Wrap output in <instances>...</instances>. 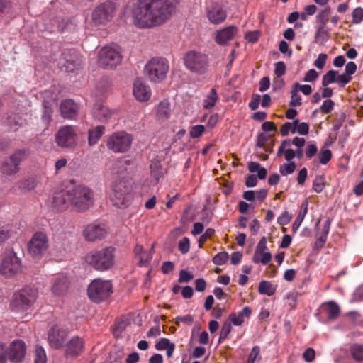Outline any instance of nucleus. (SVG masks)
<instances>
[{"instance_id": "1", "label": "nucleus", "mask_w": 363, "mask_h": 363, "mask_svg": "<svg viewBox=\"0 0 363 363\" xmlns=\"http://www.w3.org/2000/svg\"><path fill=\"white\" fill-rule=\"evenodd\" d=\"M177 4V0H131L128 6L136 27L151 28L165 23Z\"/></svg>"}, {"instance_id": "2", "label": "nucleus", "mask_w": 363, "mask_h": 363, "mask_svg": "<svg viewBox=\"0 0 363 363\" xmlns=\"http://www.w3.org/2000/svg\"><path fill=\"white\" fill-rule=\"evenodd\" d=\"M93 191L84 185H78L70 189L56 192L52 199V206L58 210L71 206L78 212H83L92 206L94 201Z\"/></svg>"}, {"instance_id": "3", "label": "nucleus", "mask_w": 363, "mask_h": 363, "mask_svg": "<svg viewBox=\"0 0 363 363\" xmlns=\"http://www.w3.org/2000/svg\"><path fill=\"white\" fill-rule=\"evenodd\" d=\"M84 261L89 267L98 272H106L113 267L116 263L115 249L105 247L89 252Z\"/></svg>"}, {"instance_id": "4", "label": "nucleus", "mask_w": 363, "mask_h": 363, "mask_svg": "<svg viewBox=\"0 0 363 363\" xmlns=\"http://www.w3.org/2000/svg\"><path fill=\"white\" fill-rule=\"evenodd\" d=\"M169 70V62L164 57H153L144 67L145 76L152 82L160 83L164 80Z\"/></svg>"}, {"instance_id": "5", "label": "nucleus", "mask_w": 363, "mask_h": 363, "mask_svg": "<svg viewBox=\"0 0 363 363\" xmlns=\"http://www.w3.org/2000/svg\"><path fill=\"white\" fill-rule=\"evenodd\" d=\"M133 141V137L130 133L119 130L113 133L108 137L106 146L114 153H125L130 150Z\"/></svg>"}, {"instance_id": "6", "label": "nucleus", "mask_w": 363, "mask_h": 363, "mask_svg": "<svg viewBox=\"0 0 363 363\" xmlns=\"http://www.w3.org/2000/svg\"><path fill=\"white\" fill-rule=\"evenodd\" d=\"M113 291L111 281L96 279L89 285L87 293L89 298L96 303H100L110 296Z\"/></svg>"}, {"instance_id": "7", "label": "nucleus", "mask_w": 363, "mask_h": 363, "mask_svg": "<svg viewBox=\"0 0 363 363\" xmlns=\"http://www.w3.org/2000/svg\"><path fill=\"white\" fill-rule=\"evenodd\" d=\"M100 66L104 68H113L118 65L122 60L121 48L116 44L103 47L98 55Z\"/></svg>"}, {"instance_id": "8", "label": "nucleus", "mask_w": 363, "mask_h": 363, "mask_svg": "<svg viewBox=\"0 0 363 363\" xmlns=\"http://www.w3.org/2000/svg\"><path fill=\"white\" fill-rule=\"evenodd\" d=\"M29 155L26 149H19L15 151L9 157L4 159L0 163V172L3 174L11 176L19 171L20 164Z\"/></svg>"}, {"instance_id": "9", "label": "nucleus", "mask_w": 363, "mask_h": 363, "mask_svg": "<svg viewBox=\"0 0 363 363\" xmlns=\"http://www.w3.org/2000/svg\"><path fill=\"white\" fill-rule=\"evenodd\" d=\"M116 6L111 1H106L97 6L91 13V23L94 26H105L110 22L115 13Z\"/></svg>"}, {"instance_id": "10", "label": "nucleus", "mask_w": 363, "mask_h": 363, "mask_svg": "<svg viewBox=\"0 0 363 363\" xmlns=\"http://www.w3.org/2000/svg\"><path fill=\"white\" fill-rule=\"evenodd\" d=\"M130 187L124 180L116 181L109 194L112 203L118 208H125L128 204Z\"/></svg>"}, {"instance_id": "11", "label": "nucleus", "mask_w": 363, "mask_h": 363, "mask_svg": "<svg viewBox=\"0 0 363 363\" xmlns=\"http://www.w3.org/2000/svg\"><path fill=\"white\" fill-rule=\"evenodd\" d=\"M38 294L36 289L26 287L13 295L11 306L17 311L26 310L35 303Z\"/></svg>"}, {"instance_id": "12", "label": "nucleus", "mask_w": 363, "mask_h": 363, "mask_svg": "<svg viewBox=\"0 0 363 363\" xmlns=\"http://www.w3.org/2000/svg\"><path fill=\"white\" fill-rule=\"evenodd\" d=\"M22 270V263L13 250L6 252L2 258L0 272L6 277H11Z\"/></svg>"}, {"instance_id": "13", "label": "nucleus", "mask_w": 363, "mask_h": 363, "mask_svg": "<svg viewBox=\"0 0 363 363\" xmlns=\"http://www.w3.org/2000/svg\"><path fill=\"white\" fill-rule=\"evenodd\" d=\"M186 67L192 72L203 74L208 67V58L206 55L190 51L184 57Z\"/></svg>"}, {"instance_id": "14", "label": "nucleus", "mask_w": 363, "mask_h": 363, "mask_svg": "<svg viewBox=\"0 0 363 363\" xmlns=\"http://www.w3.org/2000/svg\"><path fill=\"white\" fill-rule=\"evenodd\" d=\"M55 143L61 148H72L77 146L78 136L72 125L61 127L55 135Z\"/></svg>"}, {"instance_id": "15", "label": "nucleus", "mask_w": 363, "mask_h": 363, "mask_svg": "<svg viewBox=\"0 0 363 363\" xmlns=\"http://www.w3.org/2000/svg\"><path fill=\"white\" fill-rule=\"evenodd\" d=\"M48 249V238L43 232H37L28 244L29 253L34 257H41Z\"/></svg>"}, {"instance_id": "16", "label": "nucleus", "mask_w": 363, "mask_h": 363, "mask_svg": "<svg viewBox=\"0 0 363 363\" xmlns=\"http://www.w3.org/2000/svg\"><path fill=\"white\" fill-rule=\"evenodd\" d=\"M108 230L103 224L91 223L86 225L83 230L84 239L89 242H94L103 239L107 234Z\"/></svg>"}, {"instance_id": "17", "label": "nucleus", "mask_w": 363, "mask_h": 363, "mask_svg": "<svg viewBox=\"0 0 363 363\" xmlns=\"http://www.w3.org/2000/svg\"><path fill=\"white\" fill-rule=\"evenodd\" d=\"M206 17L211 23L218 25L225 21L227 12L222 5L215 3L206 8Z\"/></svg>"}, {"instance_id": "18", "label": "nucleus", "mask_w": 363, "mask_h": 363, "mask_svg": "<svg viewBox=\"0 0 363 363\" xmlns=\"http://www.w3.org/2000/svg\"><path fill=\"white\" fill-rule=\"evenodd\" d=\"M267 239L265 237H262L256 247L252 257V261L254 263H261L263 265H266L271 261L272 254L267 251Z\"/></svg>"}, {"instance_id": "19", "label": "nucleus", "mask_w": 363, "mask_h": 363, "mask_svg": "<svg viewBox=\"0 0 363 363\" xmlns=\"http://www.w3.org/2000/svg\"><path fill=\"white\" fill-rule=\"evenodd\" d=\"M80 64L79 58L74 52H64L58 62V66L61 69L70 72L75 70Z\"/></svg>"}, {"instance_id": "20", "label": "nucleus", "mask_w": 363, "mask_h": 363, "mask_svg": "<svg viewBox=\"0 0 363 363\" xmlns=\"http://www.w3.org/2000/svg\"><path fill=\"white\" fill-rule=\"evenodd\" d=\"M26 354V345L21 340L13 341L8 348L9 359L15 363L20 362Z\"/></svg>"}, {"instance_id": "21", "label": "nucleus", "mask_w": 363, "mask_h": 363, "mask_svg": "<svg viewBox=\"0 0 363 363\" xmlns=\"http://www.w3.org/2000/svg\"><path fill=\"white\" fill-rule=\"evenodd\" d=\"M69 286L68 278L63 274H59L52 279L50 289L54 295L60 296L67 292Z\"/></svg>"}, {"instance_id": "22", "label": "nucleus", "mask_w": 363, "mask_h": 363, "mask_svg": "<svg viewBox=\"0 0 363 363\" xmlns=\"http://www.w3.org/2000/svg\"><path fill=\"white\" fill-rule=\"evenodd\" d=\"M93 117L102 123L109 121L116 114V111L109 109L101 103H96L92 111Z\"/></svg>"}, {"instance_id": "23", "label": "nucleus", "mask_w": 363, "mask_h": 363, "mask_svg": "<svg viewBox=\"0 0 363 363\" xmlns=\"http://www.w3.org/2000/svg\"><path fill=\"white\" fill-rule=\"evenodd\" d=\"M152 92L148 85L138 79L133 84V95L139 101H147L150 99Z\"/></svg>"}, {"instance_id": "24", "label": "nucleus", "mask_w": 363, "mask_h": 363, "mask_svg": "<svg viewBox=\"0 0 363 363\" xmlns=\"http://www.w3.org/2000/svg\"><path fill=\"white\" fill-rule=\"evenodd\" d=\"M238 32V28L234 26H230L216 32L215 41L220 45H225L231 40Z\"/></svg>"}, {"instance_id": "25", "label": "nucleus", "mask_w": 363, "mask_h": 363, "mask_svg": "<svg viewBox=\"0 0 363 363\" xmlns=\"http://www.w3.org/2000/svg\"><path fill=\"white\" fill-rule=\"evenodd\" d=\"M60 113L63 118L73 119L77 115L79 108L77 104L71 99H65L60 104Z\"/></svg>"}, {"instance_id": "26", "label": "nucleus", "mask_w": 363, "mask_h": 363, "mask_svg": "<svg viewBox=\"0 0 363 363\" xmlns=\"http://www.w3.org/2000/svg\"><path fill=\"white\" fill-rule=\"evenodd\" d=\"M65 338L64 332L60 330L57 327L52 328L49 332L48 341L50 345L55 349H58L63 345Z\"/></svg>"}, {"instance_id": "27", "label": "nucleus", "mask_w": 363, "mask_h": 363, "mask_svg": "<svg viewBox=\"0 0 363 363\" xmlns=\"http://www.w3.org/2000/svg\"><path fill=\"white\" fill-rule=\"evenodd\" d=\"M84 342L78 337H73L67 345L65 354L70 357L78 356L83 350Z\"/></svg>"}, {"instance_id": "28", "label": "nucleus", "mask_w": 363, "mask_h": 363, "mask_svg": "<svg viewBox=\"0 0 363 363\" xmlns=\"http://www.w3.org/2000/svg\"><path fill=\"white\" fill-rule=\"evenodd\" d=\"M171 113L170 103L167 100L160 102L156 108V118L159 121L164 122L168 120Z\"/></svg>"}, {"instance_id": "29", "label": "nucleus", "mask_w": 363, "mask_h": 363, "mask_svg": "<svg viewBox=\"0 0 363 363\" xmlns=\"http://www.w3.org/2000/svg\"><path fill=\"white\" fill-rule=\"evenodd\" d=\"M251 315V310L248 306H245L238 313H232L228 318L231 324L240 326L244 323L245 318H249Z\"/></svg>"}, {"instance_id": "30", "label": "nucleus", "mask_w": 363, "mask_h": 363, "mask_svg": "<svg viewBox=\"0 0 363 363\" xmlns=\"http://www.w3.org/2000/svg\"><path fill=\"white\" fill-rule=\"evenodd\" d=\"M105 128L103 125H97L91 128L88 130V145L90 147L95 145L104 133Z\"/></svg>"}, {"instance_id": "31", "label": "nucleus", "mask_w": 363, "mask_h": 363, "mask_svg": "<svg viewBox=\"0 0 363 363\" xmlns=\"http://www.w3.org/2000/svg\"><path fill=\"white\" fill-rule=\"evenodd\" d=\"M323 309L325 311L327 317L329 319H335L340 313L339 306L334 301H328L323 305Z\"/></svg>"}, {"instance_id": "32", "label": "nucleus", "mask_w": 363, "mask_h": 363, "mask_svg": "<svg viewBox=\"0 0 363 363\" xmlns=\"http://www.w3.org/2000/svg\"><path fill=\"white\" fill-rule=\"evenodd\" d=\"M164 174L162 165L158 160H153L150 164V175L157 182Z\"/></svg>"}, {"instance_id": "33", "label": "nucleus", "mask_w": 363, "mask_h": 363, "mask_svg": "<svg viewBox=\"0 0 363 363\" xmlns=\"http://www.w3.org/2000/svg\"><path fill=\"white\" fill-rule=\"evenodd\" d=\"M7 123L12 130H16L26 123L20 115L12 114L7 118Z\"/></svg>"}, {"instance_id": "34", "label": "nucleus", "mask_w": 363, "mask_h": 363, "mask_svg": "<svg viewBox=\"0 0 363 363\" xmlns=\"http://www.w3.org/2000/svg\"><path fill=\"white\" fill-rule=\"evenodd\" d=\"M248 169L252 173H257V176L259 179L266 178L267 172V169L262 167L258 162H250L248 163Z\"/></svg>"}, {"instance_id": "35", "label": "nucleus", "mask_w": 363, "mask_h": 363, "mask_svg": "<svg viewBox=\"0 0 363 363\" xmlns=\"http://www.w3.org/2000/svg\"><path fill=\"white\" fill-rule=\"evenodd\" d=\"M218 99V97L216 89H211L206 99L203 100V108L206 109L212 108L215 106Z\"/></svg>"}, {"instance_id": "36", "label": "nucleus", "mask_w": 363, "mask_h": 363, "mask_svg": "<svg viewBox=\"0 0 363 363\" xmlns=\"http://www.w3.org/2000/svg\"><path fill=\"white\" fill-rule=\"evenodd\" d=\"M258 290L259 294L271 296L276 292V286L269 281H262L259 284Z\"/></svg>"}, {"instance_id": "37", "label": "nucleus", "mask_w": 363, "mask_h": 363, "mask_svg": "<svg viewBox=\"0 0 363 363\" xmlns=\"http://www.w3.org/2000/svg\"><path fill=\"white\" fill-rule=\"evenodd\" d=\"M337 74L338 71L336 70H330L326 72L322 79V85L323 86H328L329 84L336 82L337 83Z\"/></svg>"}, {"instance_id": "38", "label": "nucleus", "mask_w": 363, "mask_h": 363, "mask_svg": "<svg viewBox=\"0 0 363 363\" xmlns=\"http://www.w3.org/2000/svg\"><path fill=\"white\" fill-rule=\"evenodd\" d=\"M325 186V177L323 175H316L313 182V189L316 193H320Z\"/></svg>"}, {"instance_id": "39", "label": "nucleus", "mask_w": 363, "mask_h": 363, "mask_svg": "<svg viewBox=\"0 0 363 363\" xmlns=\"http://www.w3.org/2000/svg\"><path fill=\"white\" fill-rule=\"evenodd\" d=\"M298 120H294L293 122H286L282 125L280 129V132L283 136H286L291 131L293 133H296V124H297Z\"/></svg>"}, {"instance_id": "40", "label": "nucleus", "mask_w": 363, "mask_h": 363, "mask_svg": "<svg viewBox=\"0 0 363 363\" xmlns=\"http://www.w3.org/2000/svg\"><path fill=\"white\" fill-rule=\"evenodd\" d=\"M296 168V164L294 162H289L281 164L279 167V172L283 176H286L292 174Z\"/></svg>"}, {"instance_id": "41", "label": "nucleus", "mask_w": 363, "mask_h": 363, "mask_svg": "<svg viewBox=\"0 0 363 363\" xmlns=\"http://www.w3.org/2000/svg\"><path fill=\"white\" fill-rule=\"evenodd\" d=\"M350 352L352 357L358 362L363 360V346L360 345H353L350 347Z\"/></svg>"}, {"instance_id": "42", "label": "nucleus", "mask_w": 363, "mask_h": 363, "mask_svg": "<svg viewBox=\"0 0 363 363\" xmlns=\"http://www.w3.org/2000/svg\"><path fill=\"white\" fill-rule=\"evenodd\" d=\"M34 363H47L45 352L40 346H37L35 347Z\"/></svg>"}, {"instance_id": "43", "label": "nucleus", "mask_w": 363, "mask_h": 363, "mask_svg": "<svg viewBox=\"0 0 363 363\" xmlns=\"http://www.w3.org/2000/svg\"><path fill=\"white\" fill-rule=\"evenodd\" d=\"M231 323L228 320L225 321V323L223 324L220 332V337L218 342L219 343L222 342L223 340H225L228 335L230 334L232 330Z\"/></svg>"}, {"instance_id": "44", "label": "nucleus", "mask_w": 363, "mask_h": 363, "mask_svg": "<svg viewBox=\"0 0 363 363\" xmlns=\"http://www.w3.org/2000/svg\"><path fill=\"white\" fill-rule=\"evenodd\" d=\"M330 8L329 6L325 7L324 9H322L316 16L317 22L320 24L326 25L328 17L330 13Z\"/></svg>"}, {"instance_id": "45", "label": "nucleus", "mask_w": 363, "mask_h": 363, "mask_svg": "<svg viewBox=\"0 0 363 363\" xmlns=\"http://www.w3.org/2000/svg\"><path fill=\"white\" fill-rule=\"evenodd\" d=\"M257 359H261L260 347L257 345L254 346L251 350L248 355L247 363H255Z\"/></svg>"}, {"instance_id": "46", "label": "nucleus", "mask_w": 363, "mask_h": 363, "mask_svg": "<svg viewBox=\"0 0 363 363\" xmlns=\"http://www.w3.org/2000/svg\"><path fill=\"white\" fill-rule=\"evenodd\" d=\"M332 157V152L329 149H321L318 154L319 162L322 164H326Z\"/></svg>"}, {"instance_id": "47", "label": "nucleus", "mask_w": 363, "mask_h": 363, "mask_svg": "<svg viewBox=\"0 0 363 363\" xmlns=\"http://www.w3.org/2000/svg\"><path fill=\"white\" fill-rule=\"evenodd\" d=\"M206 128L203 125H196L191 128L189 135L191 138H198L203 135Z\"/></svg>"}, {"instance_id": "48", "label": "nucleus", "mask_w": 363, "mask_h": 363, "mask_svg": "<svg viewBox=\"0 0 363 363\" xmlns=\"http://www.w3.org/2000/svg\"><path fill=\"white\" fill-rule=\"evenodd\" d=\"M352 23L354 24H359L363 21V9L362 7L355 8L352 13Z\"/></svg>"}, {"instance_id": "49", "label": "nucleus", "mask_w": 363, "mask_h": 363, "mask_svg": "<svg viewBox=\"0 0 363 363\" xmlns=\"http://www.w3.org/2000/svg\"><path fill=\"white\" fill-rule=\"evenodd\" d=\"M229 255L226 252H221L216 254L213 258V262L216 265H223L228 259Z\"/></svg>"}, {"instance_id": "50", "label": "nucleus", "mask_w": 363, "mask_h": 363, "mask_svg": "<svg viewBox=\"0 0 363 363\" xmlns=\"http://www.w3.org/2000/svg\"><path fill=\"white\" fill-rule=\"evenodd\" d=\"M298 89L296 88H294L291 91V97L289 105L291 106H299L301 105V97L298 94Z\"/></svg>"}, {"instance_id": "51", "label": "nucleus", "mask_w": 363, "mask_h": 363, "mask_svg": "<svg viewBox=\"0 0 363 363\" xmlns=\"http://www.w3.org/2000/svg\"><path fill=\"white\" fill-rule=\"evenodd\" d=\"M11 234V227L6 225L0 227V245L4 242Z\"/></svg>"}, {"instance_id": "52", "label": "nucleus", "mask_w": 363, "mask_h": 363, "mask_svg": "<svg viewBox=\"0 0 363 363\" xmlns=\"http://www.w3.org/2000/svg\"><path fill=\"white\" fill-rule=\"evenodd\" d=\"M335 103L330 99L325 100L320 106V111L323 113L327 114L331 112L334 108Z\"/></svg>"}, {"instance_id": "53", "label": "nucleus", "mask_w": 363, "mask_h": 363, "mask_svg": "<svg viewBox=\"0 0 363 363\" xmlns=\"http://www.w3.org/2000/svg\"><path fill=\"white\" fill-rule=\"evenodd\" d=\"M152 258V254L151 251H144V252L137 258L138 259L140 265L144 266L147 264Z\"/></svg>"}, {"instance_id": "54", "label": "nucleus", "mask_w": 363, "mask_h": 363, "mask_svg": "<svg viewBox=\"0 0 363 363\" xmlns=\"http://www.w3.org/2000/svg\"><path fill=\"white\" fill-rule=\"evenodd\" d=\"M318 152V147L315 144H308L306 148L305 155L307 159H311Z\"/></svg>"}, {"instance_id": "55", "label": "nucleus", "mask_w": 363, "mask_h": 363, "mask_svg": "<svg viewBox=\"0 0 363 363\" xmlns=\"http://www.w3.org/2000/svg\"><path fill=\"white\" fill-rule=\"evenodd\" d=\"M190 247L189 239L186 237L183 238L179 242V250L182 254H186L189 252Z\"/></svg>"}, {"instance_id": "56", "label": "nucleus", "mask_w": 363, "mask_h": 363, "mask_svg": "<svg viewBox=\"0 0 363 363\" xmlns=\"http://www.w3.org/2000/svg\"><path fill=\"white\" fill-rule=\"evenodd\" d=\"M172 344L169 339L162 338L155 344V347L157 350H164Z\"/></svg>"}, {"instance_id": "57", "label": "nucleus", "mask_w": 363, "mask_h": 363, "mask_svg": "<svg viewBox=\"0 0 363 363\" xmlns=\"http://www.w3.org/2000/svg\"><path fill=\"white\" fill-rule=\"evenodd\" d=\"M309 131V126L308 123L305 122L300 123L298 120L297 124H296V133L301 135H307Z\"/></svg>"}, {"instance_id": "58", "label": "nucleus", "mask_w": 363, "mask_h": 363, "mask_svg": "<svg viewBox=\"0 0 363 363\" xmlns=\"http://www.w3.org/2000/svg\"><path fill=\"white\" fill-rule=\"evenodd\" d=\"M291 218V215L288 211H285L281 214L280 216L278 217L277 223L279 225H285L290 222Z\"/></svg>"}, {"instance_id": "59", "label": "nucleus", "mask_w": 363, "mask_h": 363, "mask_svg": "<svg viewBox=\"0 0 363 363\" xmlns=\"http://www.w3.org/2000/svg\"><path fill=\"white\" fill-rule=\"evenodd\" d=\"M319 76L318 72L314 69L308 70L303 78L304 82H312L318 79Z\"/></svg>"}, {"instance_id": "60", "label": "nucleus", "mask_w": 363, "mask_h": 363, "mask_svg": "<svg viewBox=\"0 0 363 363\" xmlns=\"http://www.w3.org/2000/svg\"><path fill=\"white\" fill-rule=\"evenodd\" d=\"M352 80V77L344 72L342 74H337V84L340 87H344Z\"/></svg>"}, {"instance_id": "61", "label": "nucleus", "mask_w": 363, "mask_h": 363, "mask_svg": "<svg viewBox=\"0 0 363 363\" xmlns=\"http://www.w3.org/2000/svg\"><path fill=\"white\" fill-rule=\"evenodd\" d=\"M327 55L324 53L319 54L318 58L314 61L313 65L318 69H322L326 63Z\"/></svg>"}, {"instance_id": "62", "label": "nucleus", "mask_w": 363, "mask_h": 363, "mask_svg": "<svg viewBox=\"0 0 363 363\" xmlns=\"http://www.w3.org/2000/svg\"><path fill=\"white\" fill-rule=\"evenodd\" d=\"M194 278V276L192 274L186 272L184 269H182L179 272V282L183 283V282H189L191 280H192Z\"/></svg>"}, {"instance_id": "63", "label": "nucleus", "mask_w": 363, "mask_h": 363, "mask_svg": "<svg viewBox=\"0 0 363 363\" xmlns=\"http://www.w3.org/2000/svg\"><path fill=\"white\" fill-rule=\"evenodd\" d=\"M306 214L307 213H305L304 212L299 211L296 220L292 225L293 231L296 232L299 228Z\"/></svg>"}, {"instance_id": "64", "label": "nucleus", "mask_w": 363, "mask_h": 363, "mask_svg": "<svg viewBox=\"0 0 363 363\" xmlns=\"http://www.w3.org/2000/svg\"><path fill=\"white\" fill-rule=\"evenodd\" d=\"M286 72V65L284 62L280 61L275 64L274 73L277 77H281Z\"/></svg>"}]
</instances>
